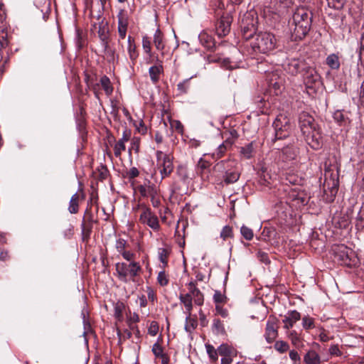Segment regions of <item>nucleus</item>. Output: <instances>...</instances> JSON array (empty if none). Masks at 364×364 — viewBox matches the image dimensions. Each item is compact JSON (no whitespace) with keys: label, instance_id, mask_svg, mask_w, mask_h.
I'll return each mask as SVG.
<instances>
[{"label":"nucleus","instance_id":"dca6fc26","mask_svg":"<svg viewBox=\"0 0 364 364\" xmlns=\"http://www.w3.org/2000/svg\"><path fill=\"white\" fill-rule=\"evenodd\" d=\"M333 117L340 126L346 127L350 123L349 112L344 109H338L334 112Z\"/></svg>","mask_w":364,"mask_h":364},{"label":"nucleus","instance_id":"58836bf2","mask_svg":"<svg viewBox=\"0 0 364 364\" xmlns=\"http://www.w3.org/2000/svg\"><path fill=\"white\" fill-rule=\"evenodd\" d=\"M124 309H125V305L123 302L118 301L115 304L114 308V317L118 321H121L122 319L123 311L124 310Z\"/></svg>","mask_w":364,"mask_h":364},{"label":"nucleus","instance_id":"ea45409f","mask_svg":"<svg viewBox=\"0 0 364 364\" xmlns=\"http://www.w3.org/2000/svg\"><path fill=\"white\" fill-rule=\"evenodd\" d=\"M213 301L215 304H224L228 301V298L225 294H223L219 290H215L213 295Z\"/></svg>","mask_w":364,"mask_h":364},{"label":"nucleus","instance_id":"a211bd4d","mask_svg":"<svg viewBox=\"0 0 364 364\" xmlns=\"http://www.w3.org/2000/svg\"><path fill=\"white\" fill-rule=\"evenodd\" d=\"M164 72V68L161 64V61L155 65H153L149 69V74L151 82L154 84L157 83L160 78V75Z\"/></svg>","mask_w":364,"mask_h":364},{"label":"nucleus","instance_id":"9b49d317","mask_svg":"<svg viewBox=\"0 0 364 364\" xmlns=\"http://www.w3.org/2000/svg\"><path fill=\"white\" fill-rule=\"evenodd\" d=\"M231 22L232 18L228 14L221 16L215 25L216 33L219 37L225 36L229 33Z\"/></svg>","mask_w":364,"mask_h":364},{"label":"nucleus","instance_id":"5701e85b","mask_svg":"<svg viewBox=\"0 0 364 364\" xmlns=\"http://www.w3.org/2000/svg\"><path fill=\"white\" fill-rule=\"evenodd\" d=\"M97 198H94L93 196H92L90 198V200L87 203V207L85 211L84 216L82 222L88 223H95L97 221L94 219L93 214L92 213L91 206L92 203H97Z\"/></svg>","mask_w":364,"mask_h":364},{"label":"nucleus","instance_id":"6ab92c4d","mask_svg":"<svg viewBox=\"0 0 364 364\" xmlns=\"http://www.w3.org/2000/svg\"><path fill=\"white\" fill-rule=\"evenodd\" d=\"M301 314L296 311H291L288 312L287 315L285 316L283 322L284 323L285 328H290L293 327L294 324L300 320Z\"/></svg>","mask_w":364,"mask_h":364},{"label":"nucleus","instance_id":"423d86ee","mask_svg":"<svg viewBox=\"0 0 364 364\" xmlns=\"http://www.w3.org/2000/svg\"><path fill=\"white\" fill-rule=\"evenodd\" d=\"M272 127L274 129V137L272 139L273 144L290 136L291 125L289 119L286 115L283 114H278L272 124Z\"/></svg>","mask_w":364,"mask_h":364},{"label":"nucleus","instance_id":"473e14b6","mask_svg":"<svg viewBox=\"0 0 364 364\" xmlns=\"http://www.w3.org/2000/svg\"><path fill=\"white\" fill-rule=\"evenodd\" d=\"M100 82L106 95H110L113 92V87L111 84L109 78L106 75H103L100 78Z\"/></svg>","mask_w":364,"mask_h":364},{"label":"nucleus","instance_id":"4c0bfd02","mask_svg":"<svg viewBox=\"0 0 364 364\" xmlns=\"http://www.w3.org/2000/svg\"><path fill=\"white\" fill-rule=\"evenodd\" d=\"M205 349L210 359L213 362H216L219 355L218 349H215L213 346L209 343L205 344Z\"/></svg>","mask_w":364,"mask_h":364},{"label":"nucleus","instance_id":"69168bd1","mask_svg":"<svg viewBox=\"0 0 364 364\" xmlns=\"http://www.w3.org/2000/svg\"><path fill=\"white\" fill-rule=\"evenodd\" d=\"M215 311L216 313L219 315H220L223 318H226L228 316V311L223 308L221 304H217L215 305Z\"/></svg>","mask_w":364,"mask_h":364},{"label":"nucleus","instance_id":"f704fd0d","mask_svg":"<svg viewBox=\"0 0 364 364\" xmlns=\"http://www.w3.org/2000/svg\"><path fill=\"white\" fill-rule=\"evenodd\" d=\"M80 196L77 193H75L71 197V199L70 200L68 210L72 214H75L78 212L79 208V201Z\"/></svg>","mask_w":364,"mask_h":364},{"label":"nucleus","instance_id":"7ed1b4c3","mask_svg":"<svg viewBox=\"0 0 364 364\" xmlns=\"http://www.w3.org/2000/svg\"><path fill=\"white\" fill-rule=\"evenodd\" d=\"M213 173L222 179L226 185L234 183L238 181L240 173L235 163L230 160H223L218 162L213 167Z\"/></svg>","mask_w":364,"mask_h":364},{"label":"nucleus","instance_id":"aec40b11","mask_svg":"<svg viewBox=\"0 0 364 364\" xmlns=\"http://www.w3.org/2000/svg\"><path fill=\"white\" fill-rule=\"evenodd\" d=\"M269 86L274 89V93L278 95L281 92V88L283 86V80L278 77L277 74L272 73L269 76Z\"/></svg>","mask_w":364,"mask_h":364},{"label":"nucleus","instance_id":"f3484780","mask_svg":"<svg viewBox=\"0 0 364 364\" xmlns=\"http://www.w3.org/2000/svg\"><path fill=\"white\" fill-rule=\"evenodd\" d=\"M128 46L127 51L129 54V58L131 60V66L133 67L136 63L139 56V53L136 50V46L134 43V40L131 36L128 37Z\"/></svg>","mask_w":364,"mask_h":364},{"label":"nucleus","instance_id":"e2e57ef3","mask_svg":"<svg viewBox=\"0 0 364 364\" xmlns=\"http://www.w3.org/2000/svg\"><path fill=\"white\" fill-rule=\"evenodd\" d=\"M103 48V50L105 54L108 57L110 58V60L114 59V50L112 49L109 45V43H107V46H102Z\"/></svg>","mask_w":364,"mask_h":364},{"label":"nucleus","instance_id":"f8f14e48","mask_svg":"<svg viewBox=\"0 0 364 364\" xmlns=\"http://www.w3.org/2000/svg\"><path fill=\"white\" fill-rule=\"evenodd\" d=\"M304 82L308 88H312L314 85L319 82L320 76L316 70L307 65L304 70Z\"/></svg>","mask_w":364,"mask_h":364},{"label":"nucleus","instance_id":"603ef678","mask_svg":"<svg viewBox=\"0 0 364 364\" xmlns=\"http://www.w3.org/2000/svg\"><path fill=\"white\" fill-rule=\"evenodd\" d=\"M302 326L304 328L308 330L315 327L314 320L313 318L306 316L302 318Z\"/></svg>","mask_w":364,"mask_h":364},{"label":"nucleus","instance_id":"7c9ffc66","mask_svg":"<svg viewBox=\"0 0 364 364\" xmlns=\"http://www.w3.org/2000/svg\"><path fill=\"white\" fill-rule=\"evenodd\" d=\"M326 63L333 70H338L340 68L339 58L336 54L329 55L326 58Z\"/></svg>","mask_w":364,"mask_h":364},{"label":"nucleus","instance_id":"49530a36","mask_svg":"<svg viewBox=\"0 0 364 364\" xmlns=\"http://www.w3.org/2000/svg\"><path fill=\"white\" fill-rule=\"evenodd\" d=\"M220 236L223 240L232 238L233 237L232 228L230 225H225L222 229Z\"/></svg>","mask_w":364,"mask_h":364},{"label":"nucleus","instance_id":"393cba45","mask_svg":"<svg viewBox=\"0 0 364 364\" xmlns=\"http://www.w3.org/2000/svg\"><path fill=\"white\" fill-rule=\"evenodd\" d=\"M98 36L101 41L102 46H107V43H109V30L108 28L102 22L99 25L97 31Z\"/></svg>","mask_w":364,"mask_h":364},{"label":"nucleus","instance_id":"2f4dec72","mask_svg":"<svg viewBox=\"0 0 364 364\" xmlns=\"http://www.w3.org/2000/svg\"><path fill=\"white\" fill-rule=\"evenodd\" d=\"M151 39L147 36H144L142 38V48L145 53L149 55V60L147 61L148 63H151L152 60H151V58L152 57L151 53Z\"/></svg>","mask_w":364,"mask_h":364},{"label":"nucleus","instance_id":"ddd939ff","mask_svg":"<svg viewBox=\"0 0 364 364\" xmlns=\"http://www.w3.org/2000/svg\"><path fill=\"white\" fill-rule=\"evenodd\" d=\"M118 33L121 39L126 37L128 26V16L124 9H121L117 14Z\"/></svg>","mask_w":364,"mask_h":364},{"label":"nucleus","instance_id":"a19ab883","mask_svg":"<svg viewBox=\"0 0 364 364\" xmlns=\"http://www.w3.org/2000/svg\"><path fill=\"white\" fill-rule=\"evenodd\" d=\"M190 79H186L177 85V90L179 95H185L190 90Z\"/></svg>","mask_w":364,"mask_h":364},{"label":"nucleus","instance_id":"9d476101","mask_svg":"<svg viewBox=\"0 0 364 364\" xmlns=\"http://www.w3.org/2000/svg\"><path fill=\"white\" fill-rule=\"evenodd\" d=\"M278 325L275 318L269 317L267 321L264 337L268 343H272L278 336Z\"/></svg>","mask_w":364,"mask_h":364},{"label":"nucleus","instance_id":"338daca9","mask_svg":"<svg viewBox=\"0 0 364 364\" xmlns=\"http://www.w3.org/2000/svg\"><path fill=\"white\" fill-rule=\"evenodd\" d=\"M289 358L294 362V364H298L300 362V356L297 351L292 350L289 352Z\"/></svg>","mask_w":364,"mask_h":364},{"label":"nucleus","instance_id":"bb28decb","mask_svg":"<svg viewBox=\"0 0 364 364\" xmlns=\"http://www.w3.org/2000/svg\"><path fill=\"white\" fill-rule=\"evenodd\" d=\"M1 33L0 34V63L4 61V63L7 62V58L4 56V49H5L9 45V41L7 39V34L5 33L4 29H1Z\"/></svg>","mask_w":364,"mask_h":364},{"label":"nucleus","instance_id":"c85d7f7f","mask_svg":"<svg viewBox=\"0 0 364 364\" xmlns=\"http://www.w3.org/2000/svg\"><path fill=\"white\" fill-rule=\"evenodd\" d=\"M218 354L223 356H236V352L234 348L226 343L221 344L218 348Z\"/></svg>","mask_w":364,"mask_h":364},{"label":"nucleus","instance_id":"cd10ccee","mask_svg":"<svg viewBox=\"0 0 364 364\" xmlns=\"http://www.w3.org/2000/svg\"><path fill=\"white\" fill-rule=\"evenodd\" d=\"M94 223H88L82 222L81 223V235L83 241L87 242L90 237Z\"/></svg>","mask_w":364,"mask_h":364},{"label":"nucleus","instance_id":"4468645a","mask_svg":"<svg viewBox=\"0 0 364 364\" xmlns=\"http://www.w3.org/2000/svg\"><path fill=\"white\" fill-rule=\"evenodd\" d=\"M198 39L200 44L208 50L211 52L216 50L217 47L215 46V39L208 32L205 31H202L198 36Z\"/></svg>","mask_w":364,"mask_h":364},{"label":"nucleus","instance_id":"39448f33","mask_svg":"<svg viewBox=\"0 0 364 364\" xmlns=\"http://www.w3.org/2000/svg\"><path fill=\"white\" fill-rule=\"evenodd\" d=\"M115 267L119 279L124 282H135V278L139 276L142 270L139 263L136 262H117Z\"/></svg>","mask_w":364,"mask_h":364},{"label":"nucleus","instance_id":"052dcab7","mask_svg":"<svg viewBox=\"0 0 364 364\" xmlns=\"http://www.w3.org/2000/svg\"><path fill=\"white\" fill-rule=\"evenodd\" d=\"M289 338L291 339L292 344L296 347H299L301 343L300 338L297 336L296 331H294L289 333Z\"/></svg>","mask_w":364,"mask_h":364},{"label":"nucleus","instance_id":"20e7f679","mask_svg":"<svg viewBox=\"0 0 364 364\" xmlns=\"http://www.w3.org/2000/svg\"><path fill=\"white\" fill-rule=\"evenodd\" d=\"M277 41L274 36L267 32L256 34L251 42V46L255 52L268 53L276 47Z\"/></svg>","mask_w":364,"mask_h":364},{"label":"nucleus","instance_id":"72a5a7b5","mask_svg":"<svg viewBox=\"0 0 364 364\" xmlns=\"http://www.w3.org/2000/svg\"><path fill=\"white\" fill-rule=\"evenodd\" d=\"M139 193L142 197H150L156 194V190L152 186H143L140 185L137 188Z\"/></svg>","mask_w":364,"mask_h":364},{"label":"nucleus","instance_id":"412c9836","mask_svg":"<svg viewBox=\"0 0 364 364\" xmlns=\"http://www.w3.org/2000/svg\"><path fill=\"white\" fill-rule=\"evenodd\" d=\"M179 300L181 304L184 305V307L186 309V312L187 314V320L189 318V316H191V311L193 309V299H192V295L191 293H187L185 294H181L179 296Z\"/></svg>","mask_w":364,"mask_h":364},{"label":"nucleus","instance_id":"864d4df0","mask_svg":"<svg viewBox=\"0 0 364 364\" xmlns=\"http://www.w3.org/2000/svg\"><path fill=\"white\" fill-rule=\"evenodd\" d=\"M152 352L156 358L161 357L164 354V350L162 346L159 343V342L155 343L152 346Z\"/></svg>","mask_w":364,"mask_h":364},{"label":"nucleus","instance_id":"680f3d73","mask_svg":"<svg viewBox=\"0 0 364 364\" xmlns=\"http://www.w3.org/2000/svg\"><path fill=\"white\" fill-rule=\"evenodd\" d=\"M158 331H159V325H158V323L156 321H151V323H150V326L148 328V333L149 334H150L151 336H156L157 333H158Z\"/></svg>","mask_w":364,"mask_h":364},{"label":"nucleus","instance_id":"13d9d810","mask_svg":"<svg viewBox=\"0 0 364 364\" xmlns=\"http://www.w3.org/2000/svg\"><path fill=\"white\" fill-rule=\"evenodd\" d=\"M126 246L127 241L124 239L119 238L116 241L115 247L119 254L125 250Z\"/></svg>","mask_w":364,"mask_h":364},{"label":"nucleus","instance_id":"bf43d9fd","mask_svg":"<svg viewBox=\"0 0 364 364\" xmlns=\"http://www.w3.org/2000/svg\"><path fill=\"white\" fill-rule=\"evenodd\" d=\"M294 200L296 201L299 205H306L308 203V198L303 191H299V198H294Z\"/></svg>","mask_w":364,"mask_h":364},{"label":"nucleus","instance_id":"6e6d98bb","mask_svg":"<svg viewBox=\"0 0 364 364\" xmlns=\"http://www.w3.org/2000/svg\"><path fill=\"white\" fill-rule=\"evenodd\" d=\"M158 283L162 286H166L168 283V279L164 271H161L159 273L157 277Z\"/></svg>","mask_w":364,"mask_h":364},{"label":"nucleus","instance_id":"0e129e2a","mask_svg":"<svg viewBox=\"0 0 364 364\" xmlns=\"http://www.w3.org/2000/svg\"><path fill=\"white\" fill-rule=\"evenodd\" d=\"M196 327V322L193 320V319H190V318L187 320L186 319V324L185 326V330L188 332V333H191L193 330H194Z\"/></svg>","mask_w":364,"mask_h":364},{"label":"nucleus","instance_id":"79ce46f5","mask_svg":"<svg viewBox=\"0 0 364 364\" xmlns=\"http://www.w3.org/2000/svg\"><path fill=\"white\" fill-rule=\"evenodd\" d=\"M338 251L341 252V255H339L341 260L345 264H348V262H350L348 252L350 251V250L348 249L346 246L341 245L338 247Z\"/></svg>","mask_w":364,"mask_h":364},{"label":"nucleus","instance_id":"3c124183","mask_svg":"<svg viewBox=\"0 0 364 364\" xmlns=\"http://www.w3.org/2000/svg\"><path fill=\"white\" fill-rule=\"evenodd\" d=\"M169 250L166 248H160L158 252L159 259L161 263L166 265L168 263V257L169 255Z\"/></svg>","mask_w":364,"mask_h":364},{"label":"nucleus","instance_id":"e433bc0d","mask_svg":"<svg viewBox=\"0 0 364 364\" xmlns=\"http://www.w3.org/2000/svg\"><path fill=\"white\" fill-rule=\"evenodd\" d=\"M231 147L226 146L225 144L222 143L218 146V147L215 149V151L212 154V157L213 159H218L223 157L226 151L230 149Z\"/></svg>","mask_w":364,"mask_h":364},{"label":"nucleus","instance_id":"8fccbe9b","mask_svg":"<svg viewBox=\"0 0 364 364\" xmlns=\"http://www.w3.org/2000/svg\"><path fill=\"white\" fill-rule=\"evenodd\" d=\"M274 347L275 350H277L278 352H279L280 353H284L287 352L289 348V344L287 342L283 341H276Z\"/></svg>","mask_w":364,"mask_h":364},{"label":"nucleus","instance_id":"a18cd8bd","mask_svg":"<svg viewBox=\"0 0 364 364\" xmlns=\"http://www.w3.org/2000/svg\"><path fill=\"white\" fill-rule=\"evenodd\" d=\"M192 294V299L194 298V302L196 305L201 306L204 301L203 294L199 289H194Z\"/></svg>","mask_w":364,"mask_h":364},{"label":"nucleus","instance_id":"774afa93","mask_svg":"<svg viewBox=\"0 0 364 364\" xmlns=\"http://www.w3.org/2000/svg\"><path fill=\"white\" fill-rule=\"evenodd\" d=\"M262 235L264 237H268L269 240H270L271 237H275V235H277V232H276L274 229H272V228H267V229L264 228V230H263Z\"/></svg>","mask_w":364,"mask_h":364},{"label":"nucleus","instance_id":"4be33fe9","mask_svg":"<svg viewBox=\"0 0 364 364\" xmlns=\"http://www.w3.org/2000/svg\"><path fill=\"white\" fill-rule=\"evenodd\" d=\"M223 137L225 138V141L223 143L225 144L226 146L232 147L239 137V134L235 129H231L224 132Z\"/></svg>","mask_w":364,"mask_h":364},{"label":"nucleus","instance_id":"f03ea898","mask_svg":"<svg viewBox=\"0 0 364 364\" xmlns=\"http://www.w3.org/2000/svg\"><path fill=\"white\" fill-rule=\"evenodd\" d=\"M299 123L301 132L306 142L314 149H318L322 144L320 129L314 117L303 112L299 114Z\"/></svg>","mask_w":364,"mask_h":364},{"label":"nucleus","instance_id":"c756f323","mask_svg":"<svg viewBox=\"0 0 364 364\" xmlns=\"http://www.w3.org/2000/svg\"><path fill=\"white\" fill-rule=\"evenodd\" d=\"M154 44L159 50H163L165 48L164 36L160 29H157L154 35Z\"/></svg>","mask_w":364,"mask_h":364},{"label":"nucleus","instance_id":"6e6552de","mask_svg":"<svg viewBox=\"0 0 364 364\" xmlns=\"http://www.w3.org/2000/svg\"><path fill=\"white\" fill-rule=\"evenodd\" d=\"M139 221L141 223L148 225L153 230L156 231L160 228L157 216L154 213H152L149 208H142V212L139 217Z\"/></svg>","mask_w":364,"mask_h":364},{"label":"nucleus","instance_id":"f257e3e1","mask_svg":"<svg viewBox=\"0 0 364 364\" xmlns=\"http://www.w3.org/2000/svg\"><path fill=\"white\" fill-rule=\"evenodd\" d=\"M312 18V12L306 7H298L294 10L288 21L289 30L294 41L302 40L309 33Z\"/></svg>","mask_w":364,"mask_h":364},{"label":"nucleus","instance_id":"37998d69","mask_svg":"<svg viewBox=\"0 0 364 364\" xmlns=\"http://www.w3.org/2000/svg\"><path fill=\"white\" fill-rule=\"evenodd\" d=\"M355 226L358 230H364V205L361 207L356 218Z\"/></svg>","mask_w":364,"mask_h":364},{"label":"nucleus","instance_id":"c9c22d12","mask_svg":"<svg viewBox=\"0 0 364 364\" xmlns=\"http://www.w3.org/2000/svg\"><path fill=\"white\" fill-rule=\"evenodd\" d=\"M213 331L216 335H224L225 334V330L223 322L218 319L215 318L213 321L212 326Z\"/></svg>","mask_w":364,"mask_h":364},{"label":"nucleus","instance_id":"5fc2aeb1","mask_svg":"<svg viewBox=\"0 0 364 364\" xmlns=\"http://www.w3.org/2000/svg\"><path fill=\"white\" fill-rule=\"evenodd\" d=\"M140 146V139L136 137H134L132 140L131 147L129 149L128 152L131 154L132 150H134L135 153H139Z\"/></svg>","mask_w":364,"mask_h":364},{"label":"nucleus","instance_id":"a878e982","mask_svg":"<svg viewBox=\"0 0 364 364\" xmlns=\"http://www.w3.org/2000/svg\"><path fill=\"white\" fill-rule=\"evenodd\" d=\"M304 362L306 364H321L319 355L314 350H309L304 356Z\"/></svg>","mask_w":364,"mask_h":364},{"label":"nucleus","instance_id":"1a4fd4ad","mask_svg":"<svg viewBox=\"0 0 364 364\" xmlns=\"http://www.w3.org/2000/svg\"><path fill=\"white\" fill-rule=\"evenodd\" d=\"M283 68L290 75H296L307 68V64L304 60L291 58L284 63Z\"/></svg>","mask_w":364,"mask_h":364},{"label":"nucleus","instance_id":"de8ad7c7","mask_svg":"<svg viewBox=\"0 0 364 364\" xmlns=\"http://www.w3.org/2000/svg\"><path fill=\"white\" fill-rule=\"evenodd\" d=\"M240 233L242 235V237L247 240H251L254 237L252 230L244 225L240 228Z\"/></svg>","mask_w":364,"mask_h":364},{"label":"nucleus","instance_id":"4d7b16f0","mask_svg":"<svg viewBox=\"0 0 364 364\" xmlns=\"http://www.w3.org/2000/svg\"><path fill=\"white\" fill-rule=\"evenodd\" d=\"M99 176L98 178L100 181L105 180L109 175V171L105 166H100L98 168Z\"/></svg>","mask_w":364,"mask_h":364},{"label":"nucleus","instance_id":"2eb2a0df","mask_svg":"<svg viewBox=\"0 0 364 364\" xmlns=\"http://www.w3.org/2000/svg\"><path fill=\"white\" fill-rule=\"evenodd\" d=\"M274 145L278 150H282L285 160L290 161L296 158L297 155V149L294 146L291 145V143L284 146L277 144V143Z\"/></svg>","mask_w":364,"mask_h":364},{"label":"nucleus","instance_id":"c03bdc74","mask_svg":"<svg viewBox=\"0 0 364 364\" xmlns=\"http://www.w3.org/2000/svg\"><path fill=\"white\" fill-rule=\"evenodd\" d=\"M176 175L180 180L186 181L188 178L187 168L183 165H179L176 168Z\"/></svg>","mask_w":364,"mask_h":364},{"label":"nucleus","instance_id":"0eeeda50","mask_svg":"<svg viewBox=\"0 0 364 364\" xmlns=\"http://www.w3.org/2000/svg\"><path fill=\"white\" fill-rule=\"evenodd\" d=\"M156 159L160 167L161 178H164L171 175L173 170V159L170 155L164 154L161 151H156Z\"/></svg>","mask_w":364,"mask_h":364},{"label":"nucleus","instance_id":"b1692460","mask_svg":"<svg viewBox=\"0 0 364 364\" xmlns=\"http://www.w3.org/2000/svg\"><path fill=\"white\" fill-rule=\"evenodd\" d=\"M255 143L253 141L240 147V156L244 159H250L253 157L255 154Z\"/></svg>","mask_w":364,"mask_h":364},{"label":"nucleus","instance_id":"09e8293b","mask_svg":"<svg viewBox=\"0 0 364 364\" xmlns=\"http://www.w3.org/2000/svg\"><path fill=\"white\" fill-rule=\"evenodd\" d=\"M126 150V145L122 141H116L114 145V154L117 158H120L122 151Z\"/></svg>","mask_w":364,"mask_h":364}]
</instances>
